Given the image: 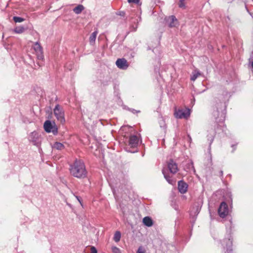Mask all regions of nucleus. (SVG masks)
I'll return each mask as SVG.
<instances>
[{
  "instance_id": "nucleus-21",
  "label": "nucleus",
  "mask_w": 253,
  "mask_h": 253,
  "mask_svg": "<svg viewBox=\"0 0 253 253\" xmlns=\"http://www.w3.org/2000/svg\"><path fill=\"white\" fill-rule=\"evenodd\" d=\"M121 237V232L120 231H116L114 234L113 239L116 242H118L119 241H120Z\"/></svg>"
},
{
  "instance_id": "nucleus-33",
  "label": "nucleus",
  "mask_w": 253,
  "mask_h": 253,
  "mask_svg": "<svg viewBox=\"0 0 253 253\" xmlns=\"http://www.w3.org/2000/svg\"><path fill=\"white\" fill-rule=\"evenodd\" d=\"M224 117L222 116V119H221L222 121L224 120Z\"/></svg>"
},
{
  "instance_id": "nucleus-1",
  "label": "nucleus",
  "mask_w": 253,
  "mask_h": 253,
  "mask_svg": "<svg viewBox=\"0 0 253 253\" xmlns=\"http://www.w3.org/2000/svg\"><path fill=\"white\" fill-rule=\"evenodd\" d=\"M70 171L72 175L78 178H84L87 175L85 165L81 160H76L73 164L70 166Z\"/></svg>"
},
{
  "instance_id": "nucleus-30",
  "label": "nucleus",
  "mask_w": 253,
  "mask_h": 253,
  "mask_svg": "<svg viewBox=\"0 0 253 253\" xmlns=\"http://www.w3.org/2000/svg\"><path fill=\"white\" fill-rule=\"evenodd\" d=\"M76 197L77 199V200L79 201V202L81 204V201H80L79 197L78 196H76Z\"/></svg>"
},
{
  "instance_id": "nucleus-5",
  "label": "nucleus",
  "mask_w": 253,
  "mask_h": 253,
  "mask_svg": "<svg viewBox=\"0 0 253 253\" xmlns=\"http://www.w3.org/2000/svg\"><path fill=\"white\" fill-rule=\"evenodd\" d=\"M218 212L220 217L222 218L225 217L228 213V207L227 204L223 202H222L218 209Z\"/></svg>"
},
{
  "instance_id": "nucleus-14",
  "label": "nucleus",
  "mask_w": 253,
  "mask_h": 253,
  "mask_svg": "<svg viewBox=\"0 0 253 253\" xmlns=\"http://www.w3.org/2000/svg\"><path fill=\"white\" fill-rule=\"evenodd\" d=\"M143 222L144 224L148 227H151L153 225V221L152 219L149 216H146L143 219Z\"/></svg>"
},
{
  "instance_id": "nucleus-28",
  "label": "nucleus",
  "mask_w": 253,
  "mask_h": 253,
  "mask_svg": "<svg viewBox=\"0 0 253 253\" xmlns=\"http://www.w3.org/2000/svg\"><path fill=\"white\" fill-rule=\"evenodd\" d=\"M90 253H97V251L95 247H94V246L91 247Z\"/></svg>"
},
{
  "instance_id": "nucleus-16",
  "label": "nucleus",
  "mask_w": 253,
  "mask_h": 253,
  "mask_svg": "<svg viewBox=\"0 0 253 253\" xmlns=\"http://www.w3.org/2000/svg\"><path fill=\"white\" fill-rule=\"evenodd\" d=\"M52 147L53 148L56 149L57 150H62L64 149L65 146L62 143L56 142L54 143Z\"/></svg>"
},
{
  "instance_id": "nucleus-4",
  "label": "nucleus",
  "mask_w": 253,
  "mask_h": 253,
  "mask_svg": "<svg viewBox=\"0 0 253 253\" xmlns=\"http://www.w3.org/2000/svg\"><path fill=\"white\" fill-rule=\"evenodd\" d=\"M44 128L47 132H52L54 134L57 133L58 129L55 123H52L49 120L46 121L44 123Z\"/></svg>"
},
{
  "instance_id": "nucleus-32",
  "label": "nucleus",
  "mask_w": 253,
  "mask_h": 253,
  "mask_svg": "<svg viewBox=\"0 0 253 253\" xmlns=\"http://www.w3.org/2000/svg\"><path fill=\"white\" fill-rule=\"evenodd\" d=\"M220 175H221V176H222V175H223V171L221 170V171H220Z\"/></svg>"
},
{
  "instance_id": "nucleus-12",
  "label": "nucleus",
  "mask_w": 253,
  "mask_h": 253,
  "mask_svg": "<svg viewBox=\"0 0 253 253\" xmlns=\"http://www.w3.org/2000/svg\"><path fill=\"white\" fill-rule=\"evenodd\" d=\"M178 188L181 193L184 194L187 191L188 185L183 180H180L178 182Z\"/></svg>"
},
{
  "instance_id": "nucleus-3",
  "label": "nucleus",
  "mask_w": 253,
  "mask_h": 253,
  "mask_svg": "<svg viewBox=\"0 0 253 253\" xmlns=\"http://www.w3.org/2000/svg\"><path fill=\"white\" fill-rule=\"evenodd\" d=\"M174 115L177 119H187L190 116V112L187 108L175 109Z\"/></svg>"
},
{
  "instance_id": "nucleus-13",
  "label": "nucleus",
  "mask_w": 253,
  "mask_h": 253,
  "mask_svg": "<svg viewBox=\"0 0 253 253\" xmlns=\"http://www.w3.org/2000/svg\"><path fill=\"white\" fill-rule=\"evenodd\" d=\"M215 132L213 130H211L209 131V133L207 135L208 140L209 141V148L211 149V143H212Z\"/></svg>"
},
{
  "instance_id": "nucleus-27",
  "label": "nucleus",
  "mask_w": 253,
  "mask_h": 253,
  "mask_svg": "<svg viewBox=\"0 0 253 253\" xmlns=\"http://www.w3.org/2000/svg\"><path fill=\"white\" fill-rule=\"evenodd\" d=\"M136 253H145V250H144L142 247L140 246L138 249Z\"/></svg>"
},
{
  "instance_id": "nucleus-24",
  "label": "nucleus",
  "mask_w": 253,
  "mask_h": 253,
  "mask_svg": "<svg viewBox=\"0 0 253 253\" xmlns=\"http://www.w3.org/2000/svg\"><path fill=\"white\" fill-rule=\"evenodd\" d=\"M112 251L114 253H121L120 249L115 246L112 247Z\"/></svg>"
},
{
  "instance_id": "nucleus-26",
  "label": "nucleus",
  "mask_w": 253,
  "mask_h": 253,
  "mask_svg": "<svg viewBox=\"0 0 253 253\" xmlns=\"http://www.w3.org/2000/svg\"><path fill=\"white\" fill-rule=\"evenodd\" d=\"M129 3H133L139 4L140 3V0H127Z\"/></svg>"
},
{
  "instance_id": "nucleus-8",
  "label": "nucleus",
  "mask_w": 253,
  "mask_h": 253,
  "mask_svg": "<svg viewBox=\"0 0 253 253\" xmlns=\"http://www.w3.org/2000/svg\"><path fill=\"white\" fill-rule=\"evenodd\" d=\"M116 64L119 68L123 70H126L128 67L127 62L125 58H120L117 59L116 62Z\"/></svg>"
},
{
  "instance_id": "nucleus-22",
  "label": "nucleus",
  "mask_w": 253,
  "mask_h": 253,
  "mask_svg": "<svg viewBox=\"0 0 253 253\" xmlns=\"http://www.w3.org/2000/svg\"><path fill=\"white\" fill-rule=\"evenodd\" d=\"M24 31L25 28L23 26L17 27L14 30V32L17 34H21L23 33Z\"/></svg>"
},
{
  "instance_id": "nucleus-19",
  "label": "nucleus",
  "mask_w": 253,
  "mask_h": 253,
  "mask_svg": "<svg viewBox=\"0 0 253 253\" xmlns=\"http://www.w3.org/2000/svg\"><path fill=\"white\" fill-rule=\"evenodd\" d=\"M163 173L164 177L169 184H173L175 183V181L171 179L169 176L165 173V170H163Z\"/></svg>"
},
{
  "instance_id": "nucleus-23",
  "label": "nucleus",
  "mask_w": 253,
  "mask_h": 253,
  "mask_svg": "<svg viewBox=\"0 0 253 253\" xmlns=\"http://www.w3.org/2000/svg\"><path fill=\"white\" fill-rule=\"evenodd\" d=\"M13 20L15 23H20L24 20V19L23 18L17 16H14L13 18Z\"/></svg>"
},
{
  "instance_id": "nucleus-34",
  "label": "nucleus",
  "mask_w": 253,
  "mask_h": 253,
  "mask_svg": "<svg viewBox=\"0 0 253 253\" xmlns=\"http://www.w3.org/2000/svg\"><path fill=\"white\" fill-rule=\"evenodd\" d=\"M252 67L253 68V61L252 63Z\"/></svg>"
},
{
  "instance_id": "nucleus-2",
  "label": "nucleus",
  "mask_w": 253,
  "mask_h": 253,
  "mask_svg": "<svg viewBox=\"0 0 253 253\" xmlns=\"http://www.w3.org/2000/svg\"><path fill=\"white\" fill-rule=\"evenodd\" d=\"M53 113L58 122L63 124L65 122V112L63 108L59 104H57L54 109Z\"/></svg>"
},
{
  "instance_id": "nucleus-31",
  "label": "nucleus",
  "mask_w": 253,
  "mask_h": 253,
  "mask_svg": "<svg viewBox=\"0 0 253 253\" xmlns=\"http://www.w3.org/2000/svg\"><path fill=\"white\" fill-rule=\"evenodd\" d=\"M218 114V112L217 111L214 112V115L215 116L216 115Z\"/></svg>"
},
{
  "instance_id": "nucleus-11",
  "label": "nucleus",
  "mask_w": 253,
  "mask_h": 253,
  "mask_svg": "<svg viewBox=\"0 0 253 253\" xmlns=\"http://www.w3.org/2000/svg\"><path fill=\"white\" fill-rule=\"evenodd\" d=\"M166 20L170 27H174L178 25L177 20L173 15H171L166 18Z\"/></svg>"
},
{
  "instance_id": "nucleus-29",
  "label": "nucleus",
  "mask_w": 253,
  "mask_h": 253,
  "mask_svg": "<svg viewBox=\"0 0 253 253\" xmlns=\"http://www.w3.org/2000/svg\"><path fill=\"white\" fill-rule=\"evenodd\" d=\"M132 112L133 113H138V112H140L139 111H136L134 109H132Z\"/></svg>"
},
{
  "instance_id": "nucleus-10",
  "label": "nucleus",
  "mask_w": 253,
  "mask_h": 253,
  "mask_svg": "<svg viewBox=\"0 0 253 253\" xmlns=\"http://www.w3.org/2000/svg\"><path fill=\"white\" fill-rule=\"evenodd\" d=\"M168 167L170 172L173 174L176 173L178 171L177 165L172 160L168 162Z\"/></svg>"
},
{
  "instance_id": "nucleus-25",
  "label": "nucleus",
  "mask_w": 253,
  "mask_h": 253,
  "mask_svg": "<svg viewBox=\"0 0 253 253\" xmlns=\"http://www.w3.org/2000/svg\"><path fill=\"white\" fill-rule=\"evenodd\" d=\"M185 0H179V7L180 8H184L185 7V3H184Z\"/></svg>"
},
{
  "instance_id": "nucleus-7",
  "label": "nucleus",
  "mask_w": 253,
  "mask_h": 253,
  "mask_svg": "<svg viewBox=\"0 0 253 253\" xmlns=\"http://www.w3.org/2000/svg\"><path fill=\"white\" fill-rule=\"evenodd\" d=\"M231 238V236L227 239H224L222 242V245L224 248H226V252L225 253H231L232 251L231 249L232 246V239Z\"/></svg>"
},
{
  "instance_id": "nucleus-6",
  "label": "nucleus",
  "mask_w": 253,
  "mask_h": 253,
  "mask_svg": "<svg viewBox=\"0 0 253 253\" xmlns=\"http://www.w3.org/2000/svg\"><path fill=\"white\" fill-rule=\"evenodd\" d=\"M29 140L35 145H38L40 143V138L38 133L35 131L32 132L28 136Z\"/></svg>"
},
{
  "instance_id": "nucleus-35",
  "label": "nucleus",
  "mask_w": 253,
  "mask_h": 253,
  "mask_svg": "<svg viewBox=\"0 0 253 253\" xmlns=\"http://www.w3.org/2000/svg\"><path fill=\"white\" fill-rule=\"evenodd\" d=\"M129 152H133V153H134L135 151H129Z\"/></svg>"
},
{
  "instance_id": "nucleus-9",
  "label": "nucleus",
  "mask_w": 253,
  "mask_h": 253,
  "mask_svg": "<svg viewBox=\"0 0 253 253\" xmlns=\"http://www.w3.org/2000/svg\"><path fill=\"white\" fill-rule=\"evenodd\" d=\"M139 139L136 135H132L130 136L128 140V146L130 148H136L138 146Z\"/></svg>"
},
{
  "instance_id": "nucleus-20",
  "label": "nucleus",
  "mask_w": 253,
  "mask_h": 253,
  "mask_svg": "<svg viewBox=\"0 0 253 253\" xmlns=\"http://www.w3.org/2000/svg\"><path fill=\"white\" fill-rule=\"evenodd\" d=\"M35 50L38 53H42V48L38 42H36L34 46Z\"/></svg>"
},
{
  "instance_id": "nucleus-15",
  "label": "nucleus",
  "mask_w": 253,
  "mask_h": 253,
  "mask_svg": "<svg viewBox=\"0 0 253 253\" xmlns=\"http://www.w3.org/2000/svg\"><path fill=\"white\" fill-rule=\"evenodd\" d=\"M97 35V32L94 31L90 36L89 42H90V44L93 45L95 43Z\"/></svg>"
},
{
  "instance_id": "nucleus-18",
  "label": "nucleus",
  "mask_w": 253,
  "mask_h": 253,
  "mask_svg": "<svg viewBox=\"0 0 253 253\" xmlns=\"http://www.w3.org/2000/svg\"><path fill=\"white\" fill-rule=\"evenodd\" d=\"M201 75L200 72L198 70H195L192 73V75L191 77V80L194 81L196 80L198 76Z\"/></svg>"
},
{
  "instance_id": "nucleus-17",
  "label": "nucleus",
  "mask_w": 253,
  "mask_h": 253,
  "mask_svg": "<svg viewBox=\"0 0 253 253\" xmlns=\"http://www.w3.org/2000/svg\"><path fill=\"white\" fill-rule=\"evenodd\" d=\"M84 7L83 5H78L73 9V11L77 14H79L82 12L84 10Z\"/></svg>"
}]
</instances>
